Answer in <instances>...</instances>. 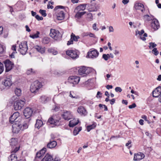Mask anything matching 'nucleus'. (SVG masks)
<instances>
[{
    "label": "nucleus",
    "mask_w": 161,
    "mask_h": 161,
    "mask_svg": "<svg viewBox=\"0 0 161 161\" xmlns=\"http://www.w3.org/2000/svg\"><path fill=\"white\" fill-rule=\"evenodd\" d=\"M64 8V7L63 6H56L54 10V11H56V10H57L58 9H59V8Z\"/></svg>",
    "instance_id": "obj_55"
},
{
    "label": "nucleus",
    "mask_w": 161,
    "mask_h": 161,
    "mask_svg": "<svg viewBox=\"0 0 161 161\" xmlns=\"http://www.w3.org/2000/svg\"><path fill=\"white\" fill-rule=\"evenodd\" d=\"M10 145L12 148L11 152L14 153H16L19 149L20 145L18 144L17 138H13L10 141Z\"/></svg>",
    "instance_id": "obj_1"
},
{
    "label": "nucleus",
    "mask_w": 161,
    "mask_h": 161,
    "mask_svg": "<svg viewBox=\"0 0 161 161\" xmlns=\"http://www.w3.org/2000/svg\"><path fill=\"white\" fill-rule=\"evenodd\" d=\"M96 126V124L94 123L93 124L88 125L87 126V130L88 132L90 131V130L94 128Z\"/></svg>",
    "instance_id": "obj_36"
},
{
    "label": "nucleus",
    "mask_w": 161,
    "mask_h": 161,
    "mask_svg": "<svg viewBox=\"0 0 161 161\" xmlns=\"http://www.w3.org/2000/svg\"><path fill=\"white\" fill-rule=\"evenodd\" d=\"M39 13L42 15V16L43 17H46L47 14L46 13V10H42V9H40L39 10Z\"/></svg>",
    "instance_id": "obj_45"
},
{
    "label": "nucleus",
    "mask_w": 161,
    "mask_h": 161,
    "mask_svg": "<svg viewBox=\"0 0 161 161\" xmlns=\"http://www.w3.org/2000/svg\"><path fill=\"white\" fill-rule=\"evenodd\" d=\"M42 83L38 80L34 81L31 85L30 90L32 93H35L38 92L39 89L42 87Z\"/></svg>",
    "instance_id": "obj_3"
},
{
    "label": "nucleus",
    "mask_w": 161,
    "mask_h": 161,
    "mask_svg": "<svg viewBox=\"0 0 161 161\" xmlns=\"http://www.w3.org/2000/svg\"><path fill=\"white\" fill-rule=\"evenodd\" d=\"M42 157L41 155L39 153H37L36 154L35 159L36 160L37 158H41Z\"/></svg>",
    "instance_id": "obj_53"
},
{
    "label": "nucleus",
    "mask_w": 161,
    "mask_h": 161,
    "mask_svg": "<svg viewBox=\"0 0 161 161\" xmlns=\"http://www.w3.org/2000/svg\"><path fill=\"white\" fill-rule=\"evenodd\" d=\"M81 127H75L73 133L74 135L78 134L79 132L81 130Z\"/></svg>",
    "instance_id": "obj_33"
},
{
    "label": "nucleus",
    "mask_w": 161,
    "mask_h": 161,
    "mask_svg": "<svg viewBox=\"0 0 161 161\" xmlns=\"http://www.w3.org/2000/svg\"><path fill=\"white\" fill-rule=\"evenodd\" d=\"M113 87L112 85H107L106 86V88L108 89H112L113 88Z\"/></svg>",
    "instance_id": "obj_63"
},
{
    "label": "nucleus",
    "mask_w": 161,
    "mask_h": 161,
    "mask_svg": "<svg viewBox=\"0 0 161 161\" xmlns=\"http://www.w3.org/2000/svg\"><path fill=\"white\" fill-rule=\"evenodd\" d=\"M33 113L32 109L30 108L27 107L24 111V114L26 119L31 117Z\"/></svg>",
    "instance_id": "obj_12"
},
{
    "label": "nucleus",
    "mask_w": 161,
    "mask_h": 161,
    "mask_svg": "<svg viewBox=\"0 0 161 161\" xmlns=\"http://www.w3.org/2000/svg\"><path fill=\"white\" fill-rule=\"evenodd\" d=\"M34 48L37 51L42 54L44 53L45 52V47H42L41 46L36 45L34 47Z\"/></svg>",
    "instance_id": "obj_25"
},
{
    "label": "nucleus",
    "mask_w": 161,
    "mask_h": 161,
    "mask_svg": "<svg viewBox=\"0 0 161 161\" xmlns=\"http://www.w3.org/2000/svg\"><path fill=\"white\" fill-rule=\"evenodd\" d=\"M12 131L14 133H18L21 130L20 123H15L12 125Z\"/></svg>",
    "instance_id": "obj_11"
},
{
    "label": "nucleus",
    "mask_w": 161,
    "mask_h": 161,
    "mask_svg": "<svg viewBox=\"0 0 161 161\" xmlns=\"http://www.w3.org/2000/svg\"><path fill=\"white\" fill-rule=\"evenodd\" d=\"M43 125V122L41 120L37 119L35 125V127L36 128H37L39 129L40 128V127L42 126Z\"/></svg>",
    "instance_id": "obj_30"
},
{
    "label": "nucleus",
    "mask_w": 161,
    "mask_h": 161,
    "mask_svg": "<svg viewBox=\"0 0 161 161\" xmlns=\"http://www.w3.org/2000/svg\"><path fill=\"white\" fill-rule=\"evenodd\" d=\"M87 5H88V9L90 12L96 11L97 9L95 5H93L91 4L89 5L88 4Z\"/></svg>",
    "instance_id": "obj_28"
},
{
    "label": "nucleus",
    "mask_w": 161,
    "mask_h": 161,
    "mask_svg": "<svg viewBox=\"0 0 161 161\" xmlns=\"http://www.w3.org/2000/svg\"><path fill=\"white\" fill-rule=\"evenodd\" d=\"M21 121V117L20 114L17 112L14 113L9 118V121L11 124L15 123H20Z\"/></svg>",
    "instance_id": "obj_2"
},
{
    "label": "nucleus",
    "mask_w": 161,
    "mask_h": 161,
    "mask_svg": "<svg viewBox=\"0 0 161 161\" xmlns=\"http://www.w3.org/2000/svg\"><path fill=\"white\" fill-rule=\"evenodd\" d=\"M39 34L40 32L39 31H37L36 33L32 35H30V36L33 39L39 37Z\"/></svg>",
    "instance_id": "obj_39"
},
{
    "label": "nucleus",
    "mask_w": 161,
    "mask_h": 161,
    "mask_svg": "<svg viewBox=\"0 0 161 161\" xmlns=\"http://www.w3.org/2000/svg\"><path fill=\"white\" fill-rule=\"evenodd\" d=\"M61 160L58 157H55L53 159V161H60Z\"/></svg>",
    "instance_id": "obj_64"
},
{
    "label": "nucleus",
    "mask_w": 161,
    "mask_h": 161,
    "mask_svg": "<svg viewBox=\"0 0 161 161\" xmlns=\"http://www.w3.org/2000/svg\"><path fill=\"white\" fill-rule=\"evenodd\" d=\"M136 35L138 34L140 36V38L143 41L146 40V37H147V35L146 33H144V31L143 30H142L141 31H136Z\"/></svg>",
    "instance_id": "obj_15"
},
{
    "label": "nucleus",
    "mask_w": 161,
    "mask_h": 161,
    "mask_svg": "<svg viewBox=\"0 0 161 161\" xmlns=\"http://www.w3.org/2000/svg\"><path fill=\"white\" fill-rule=\"evenodd\" d=\"M54 51V50L53 49H51V48L49 49L48 50V51L50 53H53L55 55L57 54V52L56 51L54 52H53Z\"/></svg>",
    "instance_id": "obj_50"
},
{
    "label": "nucleus",
    "mask_w": 161,
    "mask_h": 161,
    "mask_svg": "<svg viewBox=\"0 0 161 161\" xmlns=\"http://www.w3.org/2000/svg\"><path fill=\"white\" fill-rule=\"evenodd\" d=\"M14 92L17 96H19L21 95V91L20 89L16 88L15 89Z\"/></svg>",
    "instance_id": "obj_38"
},
{
    "label": "nucleus",
    "mask_w": 161,
    "mask_h": 161,
    "mask_svg": "<svg viewBox=\"0 0 161 161\" xmlns=\"http://www.w3.org/2000/svg\"><path fill=\"white\" fill-rule=\"evenodd\" d=\"M25 103V99L23 100H19L15 102L14 103V108L15 110L21 109Z\"/></svg>",
    "instance_id": "obj_6"
},
{
    "label": "nucleus",
    "mask_w": 161,
    "mask_h": 161,
    "mask_svg": "<svg viewBox=\"0 0 161 161\" xmlns=\"http://www.w3.org/2000/svg\"><path fill=\"white\" fill-rule=\"evenodd\" d=\"M19 49L22 54H25L28 50L27 42L26 41L21 42V44L19 45Z\"/></svg>",
    "instance_id": "obj_5"
},
{
    "label": "nucleus",
    "mask_w": 161,
    "mask_h": 161,
    "mask_svg": "<svg viewBox=\"0 0 161 161\" xmlns=\"http://www.w3.org/2000/svg\"><path fill=\"white\" fill-rule=\"evenodd\" d=\"M28 125L27 122H25L22 125L20 124V127L21 128V130H23L24 129L28 128Z\"/></svg>",
    "instance_id": "obj_37"
},
{
    "label": "nucleus",
    "mask_w": 161,
    "mask_h": 161,
    "mask_svg": "<svg viewBox=\"0 0 161 161\" xmlns=\"http://www.w3.org/2000/svg\"><path fill=\"white\" fill-rule=\"evenodd\" d=\"M74 120H70L69 123V126L70 127H72L75 126L78 124V121L77 122H74Z\"/></svg>",
    "instance_id": "obj_34"
},
{
    "label": "nucleus",
    "mask_w": 161,
    "mask_h": 161,
    "mask_svg": "<svg viewBox=\"0 0 161 161\" xmlns=\"http://www.w3.org/2000/svg\"><path fill=\"white\" fill-rule=\"evenodd\" d=\"M41 161H53V159L51 155L47 154Z\"/></svg>",
    "instance_id": "obj_26"
},
{
    "label": "nucleus",
    "mask_w": 161,
    "mask_h": 161,
    "mask_svg": "<svg viewBox=\"0 0 161 161\" xmlns=\"http://www.w3.org/2000/svg\"><path fill=\"white\" fill-rule=\"evenodd\" d=\"M144 17L145 18H146V20L147 21H150L151 20L149 15L148 14L144 15Z\"/></svg>",
    "instance_id": "obj_57"
},
{
    "label": "nucleus",
    "mask_w": 161,
    "mask_h": 161,
    "mask_svg": "<svg viewBox=\"0 0 161 161\" xmlns=\"http://www.w3.org/2000/svg\"><path fill=\"white\" fill-rule=\"evenodd\" d=\"M42 42L44 44H47L49 42V38L48 37H44L43 38Z\"/></svg>",
    "instance_id": "obj_41"
},
{
    "label": "nucleus",
    "mask_w": 161,
    "mask_h": 161,
    "mask_svg": "<svg viewBox=\"0 0 161 161\" xmlns=\"http://www.w3.org/2000/svg\"><path fill=\"white\" fill-rule=\"evenodd\" d=\"M136 107V104L135 103H133L131 105H130L129 106V108L130 109H131L135 108Z\"/></svg>",
    "instance_id": "obj_56"
},
{
    "label": "nucleus",
    "mask_w": 161,
    "mask_h": 161,
    "mask_svg": "<svg viewBox=\"0 0 161 161\" xmlns=\"http://www.w3.org/2000/svg\"><path fill=\"white\" fill-rule=\"evenodd\" d=\"M145 157L144 154L142 153L139 152L136 153H135L133 160L134 161L140 160Z\"/></svg>",
    "instance_id": "obj_14"
},
{
    "label": "nucleus",
    "mask_w": 161,
    "mask_h": 161,
    "mask_svg": "<svg viewBox=\"0 0 161 161\" xmlns=\"http://www.w3.org/2000/svg\"><path fill=\"white\" fill-rule=\"evenodd\" d=\"M115 91L117 92H121L122 91V89L119 87H117L115 88Z\"/></svg>",
    "instance_id": "obj_51"
},
{
    "label": "nucleus",
    "mask_w": 161,
    "mask_h": 161,
    "mask_svg": "<svg viewBox=\"0 0 161 161\" xmlns=\"http://www.w3.org/2000/svg\"><path fill=\"white\" fill-rule=\"evenodd\" d=\"M73 40L71 37L69 40L68 42L67 43V45L68 46L70 44H73Z\"/></svg>",
    "instance_id": "obj_52"
},
{
    "label": "nucleus",
    "mask_w": 161,
    "mask_h": 161,
    "mask_svg": "<svg viewBox=\"0 0 161 161\" xmlns=\"http://www.w3.org/2000/svg\"><path fill=\"white\" fill-rule=\"evenodd\" d=\"M159 25L158 21L156 19H153L151 23V27L155 30L158 29L159 27Z\"/></svg>",
    "instance_id": "obj_16"
},
{
    "label": "nucleus",
    "mask_w": 161,
    "mask_h": 161,
    "mask_svg": "<svg viewBox=\"0 0 161 161\" xmlns=\"http://www.w3.org/2000/svg\"><path fill=\"white\" fill-rule=\"evenodd\" d=\"M129 2V0H123L122 3L125 5L127 4Z\"/></svg>",
    "instance_id": "obj_58"
},
{
    "label": "nucleus",
    "mask_w": 161,
    "mask_h": 161,
    "mask_svg": "<svg viewBox=\"0 0 161 161\" xmlns=\"http://www.w3.org/2000/svg\"><path fill=\"white\" fill-rule=\"evenodd\" d=\"M56 14L57 19L58 20L63 19L65 17L64 12L62 11H58Z\"/></svg>",
    "instance_id": "obj_18"
},
{
    "label": "nucleus",
    "mask_w": 161,
    "mask_h": 161,
    "mask_svg": "<svg viewBox=\"0 0 161 161\" xmlns=\"http://www.w3.org/2000/svg\"><path fill=\"white\" fill-rule=\"evenodd\" d=\"M40 100L41 102L43 103H46L50 100V98L46 96H42L41 97Z\"/></svg>",
    "instance_id": "obj_27"
},
{
    "label": "nucleus",
    "mask_w": 161,
    "mask_h": 161,
    "mask_svg": "<svg viewBox=\"0 0 161 161\" xmlns=\"http://www.w3.org/2000/svg\"><path fill=\"white\" fill-rule=\"evenodd\" d=\"M4 85L6 87H9L12 84V81L10 77L9 78H7L3 82Z\"/></svg>",
    "instance_id": "obj_24"
},
{
    "label": "nucleus",
    "mask_w": 161,
    "mask_h": 161,
    "mask_svg": "<svg viewBox=\"0 0 161 161\" xmlns=\"http://www.w3.org/2000/svg\"><path fill=\"white\" fill-rule=\"evenodd\" d=\"M57 145V142L54 141L50 140L49 142L47 144V147L49 148L55 147Z\"/></svg>",
    "instance_id": "obj_23"
},
{
    "label": "nucleus",
    "mask_w": 161,
    "mask_h": 161,
    "mask_svg": "<svg viewBox=\"0 0 161 161\" xmlns=\"http://www.w3.org/2000/svg\"><path fill=\"white\" fill-rule=\"evenodd\" d=\"M96 27V23H95L93 25V29L94 30H97V31H98V29H97Z\"/></svg>",
    "instance_id": "obj_62"
},
{
    "label": "nucleus",
    "mask_w": 161,
    "mask_h": 161,
    "mask_svg": "<svg viewBox=\"0 0 161 161\" xmlns=\"http://www.w3.org/2000/svg\"><path fill=\"white\" fill-rule=\"evenodd\" d=\"M4 51V48L3 46L0 44V53H2Z\"/></svg>",
    "instance_id": "obj_54"
},
{
    "label": "nucleus",
    "mask_w": 161,
    "mask_h": 161,
    "mask_svg": "<svg viewBox=\"0 0 161 161\" xmlns=\"http://www.w3.org/2000/svg\"><path fill=\"white\" fill-rule=\"evenodd\" d=\"M88 36H89L90 37H95V36L94 34H93V33H90V32H89V33Z\"/></svg>",
    "instance_id": "obj_61"
},
{
    "label": "nucleus",
    "mask_w": 161,
    "mask_h": 161,
    "mask_svg": "<svg viewBox=\"0 0 161 161\" xmlns=\"http://www.w3.org/2000/svg\"><path fill=\"white\" fill-rule=\"evenodd\" d=\"M88 4H81L77 7L75 9V12L80 11L85 9L86 6Z\"/></svg>",
    "instance_id": "obj_22"
},
{
    "label": "nucleus",
    "mask_w": 161,
    "mask_h": 161,
    "mask_svg": "<svg viewBox=\"0 0 161 161\" xmlns=\"http://www.w3.org/2000/svg\"><path fill=\"white\" fill-rule=\"evenodd\" d=\"M87 18L89 21H92L93 19V16L92 13H89L87 14Z\"/></svg>",
    "instance_id": "obj_43"
},
{
    "label": "nucleus",
    "mask_w": 161,
    "mask_h": 161,
    "mask_svg": "<svg viewBox=\"0 0 161 161\" xmlns=\"http://www.w3.org/2000/svg\"><path fill=\"white\" fill-rule=\"evenodd\" d=\"M71 37L74 41L77 42L78 40V39H79L80 37L79 36H75V35L73 33H72L71 35Z\"/></svg>",
    "instance_id": "obj_35"
},
{
    "label": "nucleus",
    "mask_w": 161,
    "mask_h": 161,
    "mask_svg": "<svg viewBox=\"0 0 161 161\" xmlns=\"http://www.w3.org/2000/svg\"><path fill=\"white\" fill-rule=\"evenodd\" d=\"M102 58H103L105 60L107 61L108 59L110 58V56L109 54H103V55Z\"/></svg>",
    "instance_id": "obj_40"
},
{
    "label": "nucleus",
    "mask_w": 161,
    "mask_h": 161,
    "mask_svg": "<svg viewBox=\"0 0 161 161\" xmlns=\"http://www.w3.org/2000/svg\"><path fill=\"white\" fill-rule=\"evenodd\" d=\"M149 47L150 49H151L153 48H155V47L157 45L155 43L152 42L149 43Z\"/></svg>",
    "instance_id": "obj_42"
},
{
    "label": "nucleus",
    "mask_w": 161,
    "mask_h": 161,
    "mask_svg": "<svg viewBox=\"0 0 161 161\" xmlns=\"http://www.w3.org/2000/svg\"><path fill=\"white\" fill-rule=\"evenodd\" d=\"M134 8L136 10H140L142 12L145 11L144 6L142 4L138 3L135 4Z\"/></svg>",
    "instance_id": "obj_21"
},
{
    "label": "nucleus",
    "mask_w": 161,
    "mask_h": 161,
    "mask_svg": "<svg viewBox=\"0 0 161 161\" xmlns=\"http://www.w3.org/2000/svg\"><path fill=\"white\" fill-rule=\"evenodd\" d=\"M33 69H29L27 70L26 73L27 75H30L31 74H33L35 73L34 71L33 70Z\"/></svg>",
    "instance_id": "obj_47"
},
{
    "label": "nucleus",
    "mask_w": 161,
    "mask_h": 161,
    "mask_svg": "<svg viewBox=\"0 0 161 161\" xmlns=\"http://www.w3.org/2000/svg\"><path fill=\"white\" fill-rule=\"evenodd\" d=\"M77 111L81 115L85 116L87 114V112L86 110L82 106L79 107Z\"/></svg>",
    "instance_id": "obj_19"
},
{
    "label": "nucleus",
    "mask_w": 161,
    "mask_h": 161,
    "mask_svg": "<svg viewBox=\"0 0 161 161\" xmlns=\"http://www.w3.org/2000/svg\"><path fill=\"white\" fill-rule=\"evenodd\" d=\"M62 116L65 120H69L71 118L72 115L69 111H66L64 112Z\"/></svg>",
    "instance_id": "obj_20"
},
{
    "label": "nucleus",
    "mask_w": 161,
    "mask_h": 161,
    "mask_svg": "<svg viewBox=\"0 0 161 161\" xmlns=\"http://www.w3.org/2000/svg\"><path fill=\"white\" fill-rule=\"evenodd\" d=\"M12 154L8 158V161H17V157L15 153L11 152Z\"/></svg>",
    "instance_id": "obj_29"
},
{
    "label": "nucleus",
    "mask_w": 161,
    "mask_h": 161,
    "mask_svg": "<svg viewBox=\"0 0 161 161\" xmlns=\"http://www.w3.org/2000/svg\"><path fill=\"white\" fill-rule=\"evenodd\" d=\"M152 52L155 55H157L159 53L157 51L156 48H154L152 50Z\"/></svg>",
    "instance_id": "obj_46"
},
{
    "label": "nucleus",
    "mask_w": 161,
    "mask_h": 161,
    "mask_svg": "<svg viewBox=\"0 0 161 161\" xmlns=\"http://www.w3.org/2000/svg\"><path fill=\"white\" fill-rule=\"evenodd\" d=\"M58 122L57 121H55V120L53 119V118L51 117L48 120V121L47 122V124H53L55 125H57V122Z\"/></svg>",
    "instance_id": "obj_32"
},
{
    "label": "nucleus",
    "mask_w": 161,
    "mask_h": 161,
    "mask_svg": "<svg viewBox=\"0 0 161 161\" xmlns=\"http://www.w3.org/2000/svg\"><path fill=\"white\" fill-rule=\"evenodd\" d=\"M76 12V14L75 15V17L78 19L80 18L82 15L86 13V12H80L77 11Z\"/></svg>",
    "instance_id": "obj_31"
},
{
    "label": "nucleus",
    "mask_w": 161,
    "mask_h": 161,
    "mask_svg": "<svg viewBox=\"0 0 161 161\" xmlns=\"http://www.w3.org/2000/svg\"><path fill=\"white\" fill-rule=\"evenodd\" d=\"M99 53L95 49H93V50H90V51L87 53V56L89 58H96L99 55Z\"/></svg>",
    "instance_id": "obj_8"
},
{
    "label": "nucleus",
    "mask_w": 161,
    "mask_h": 161,
    "mask_svg": "<svg viewBox=\"0 0 161 161\" xmlns=\"http://www.w3.org/2000/svg\"><path fill=\"white\" fill-rule=\"evenodd\" d=\"M115 99H114V98H113V99H111V100H110V103L111 105H113V104H114V103H115Z\"/></svg>",
    "instance_id": "obj_59"
},
{
    "label": "nucleus",
    "mask_w": 161,
    "mask_h": 161,
    "mask_svg": "<svg viewBox=\"0 0 161 161\" xmlns=\"http://www.w3.org/2000/svg\"><path fill=\"white\" fill-rule=\"evenodd\" d=\"M4 67L3 64L0 62V74L3 71Z\"/></svg>",
    "instance_id": "obj_48"
},
{
    "label": "nucleus",
    "mask_w": 161,
    "mask_h": 161,
    "mask_svg": "<svg viewBox=\"0 0 161 161\" xmlns=\"http://www.w3.org/2000/svg\"><path fill=\"white\" fill-rule=\"evenodd\" d=\"M78 73L80 75L83 76H86L91 72V69L89 68L84 66L78 67Z\"/></svg>",
    "instance_id": "obj_4"
},
{
    "label": "nucleus",
    "mask_w": 161,
    "mask_h": 161,
    "mask_svg": "<svg viewBox=\"0 0 161 161\" xmlns=\"http://www.w3.org/2000/svg\"><path fill=\"white\" fill-rule=\"evenodd\" d=\"M80 77L77 76H70L68 79V82L73 84H77L80 81Z\"/></svg>",
    "instance_id": "obj_10"
},
{
    "label": "nucleus",
    "mask_w": 161,
    "mask_h": 161,
    "mask_svg": "<svg viewBox=\"0 0 161 161\" xmlns=\"http://www.w3.org/2000/svg\"><path fill=\"white\" fill-rule=\"evenodd\" d=\"M60 33L58 31L54 29H51L50 31L49 35L55 40H57L59 38Z\"/></svg>",
    "instance_id": "obj_7"
},
{
    "label": "nucleus",
    "mask_w": 161,
    "mask_h": 161,
    "mask_svg": "<svg viewBox=\"0 0 161 161\" xmlns=\"http://www.w3.org/2000/svg\"><path fill=\"white\" fill-rule=\"evenodd\" d=\"M109 31L110 32H113L114 31V29L112 26H110L109 27Z\"/></svg>",
    "instance_id": "obj_60"
},
{
    "label": "nucleus",
    "mask_w": 161,
    "mask_h": 161,
    "mask_svg": "<svg viewBox=\"0 0 161 161\" xmlns=\"http://www.w3.org/2000/svg\"><path fill=\"white\" fill-rule=\"evenodd\" d=\"M3 63L6 68V72H8L12 69L14 64L9 59H6L3 62Z\"/></svg>",
    "instance_id": "obj_9"
},
{
    "label": "nucleus",
    "mask_w": 161,
    "mask_h": 161,
    "mask_svg": "<svg viewBox=\"0 0 161 161\" xmlns=\"http://www.w3.org/2000/svg\"><path fill=\"white\" fill-rule=\"evenodd\" d=\"M35 18L38 20H42L43 19V18L42 17L38 15H36Z\"/></svg>",
    "instance_id": "obj_49"
},
{
    "label": "nucleus",
    "mask_w": 161,
    "mask_h": 161,
    "mask_svg": "<svg viewBox=\"0 0 161 161\" xmlns=\"http://www.w3.org/2000/svg\"><path fill=\"white\" fill-rule=\"evenodd\" d=\"M46 151V148H44L41 150H40L39 152H38V153H39L41 155V156L42 157L45 153V152Z\"/></svg>",
    "instance_id": "obj_44"
},
{
    "label": "nucleus",
    "mask_w": 161,
    "mask_h": 161,
    "mask_svg": "<svg viewBox=\"0 0 161 161\" xmlns=\"http://www.w3.org/2000/svg\"><path fill=\"white\" fill-rule=\"evenodd\" d=\"M161 95V87H158L153 92V97H158Z\"/></svg>",
    "instance_id": "obj_17"
},
{
    "label": "nucleus",
    "mask_w": 161,
    "mask_h": 161,
    "mask_svg": "<svg viewBox=\"0 0 161 161\" xmlns=\"http://www.w3.org/2000/svg\"><path fill=\"white\" fill-rule=\"evenodd\" d=\"M66 54L73 59L75 58L78 57V55L76 52L74 50H67L66 52Z\"/></svg>",
    "instance_id": "obj_13"
}]
</instances>
